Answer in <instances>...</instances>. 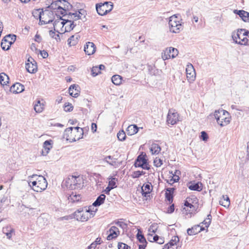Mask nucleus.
Here are the masks:
<instances>
[{
  "instance_id": "nucleus-1",
  "label": "nucleus",
  "mask_w": 249,
  "mask_h": 249,
  "mask_svg": "<svg viewBox=\"0 0 249 249\" xmlns=\"http://www.w3.org/2000/svg\"><path fill=\"white\" fill-rule=\"evenodd\" d=\"M83 183V179L80 176H70L63 181L62 185L70 190H75L80 189Z\"/></svg>"
},
{
  "instance_id": "nucleus-2",
  "label": "nucleus",
  "mask_w": 249,
  "mask_h": 249,
  "mask_svg": "<svg viewBox=\"0 0 249 249\" xmlns=\"http://www.w3.org/2000/svg\"><path fill=\"white\" fill-rule=\"evenodd\" d=\"M68 4L70 3L66 0H57L53 2L49 7L52 9L60 10V11H57L58 14L65 16L67 15L65 8L66 6L68 7Z\"/></svg>"
},
{
  "instance_id": "nucleus-3",
  "label": "nucleus",
  "mask_w": 249,
  "mask_h": 249,
  "mask_svg": "<svg viewBox=\"0 0 249 249\" xmlns=\"http://www.w3.org/2000/svg\"><path fill=\"white\" fill-rule=\"evenodd\" d=\"M168 24L170 31L173 33H178L182 29V26L175 15L169 18Z\"/></svg>"
},
{
  "instance_id": "nucleus-4",
  "label": "nucleus",
  "mask_w": 249,
  "mask_h": 249,
  "mask_svg": "<svg viewBox=\"0 0 249 249\" xmlns=\"http://www.w3.org/2000/svg\"><path fill=\"white\" fill-rule=\"evenodd\" d=\"M69 133L74 134L75 137H74L73 141L75 142L82 139L84 134L83 128L78 126L67 128L65 130V135H68L69 136Z\"/></svg>"
},
{
  "instance_id": "nucleus-5",
  "label": "nucleus",
  "mask_w": 249,
  "mask_h": 249,
  "mask_svg": "<svg viewBox=\"0 0 249 249\" xmlns=\"http://www.w3.org/2000/svg\"><path fill=\"white\" fill-rule=\"evenodd\" d=\"M31 178H36V180H37V187L35 188L36 192H41L46 189L48 183L46 178L43 176L33 175L31 176Z\"/></svg>"
},
{
  "instance_id": "nucleus-6",
  "label": "nucleus",
  "mask_w": 249,
  "mask_h": 249,
  "mask_svg": "<svg viewBox=\"0 0 249 249\" xmlns=\"http://www.w3.org/2000/svg\"><path fill=\"white\" fill-rule=\"evenodd\" d=\"M146 157V154L142 152L138 156L136 160L134 163L135 166L136 167H141L143 169L149 170L150 169V167Z\"/></svg>"
},
{
  "instance_id": "nucleus-7",
  "label": "nucleus",
  "mask_w": 249,
  "mask_h": 249,
  "mask_svg": "<svg viewBox=\"0 0 249 249\" xmlns=\"http://www.w3.org/2000/svg\"><path fill=\"white\" fill-rule=\"evenodd\" d=\"M178 54V51L177 49L170 47L166 48L161 53V58L163 60H166L170 58H174Z\"/></svg>"
},
{
  "instance_id": "nucleus-8",
  "label": "nucleus",
  "mask_w": 249,
  "mask_h": 249,
  "mask_svg": "<svg viewBox=\"0 0 249 249\" xmlns=\"http://www.w3.org/2000/svg\"><path fill=\"white\" fill-rule=\"evenodd\" d=\"M16 36L15 35L9 34L6 35L2 39L1 42V47L4 51L8 50L10 46L14 43L16 39Z\"/></svg>"
},
{
  "instance_id": "nucleus-9",
  "label": "nucleus",
  "mask_w": 249,
  "mask_h": 249,
  "mask_svg": "<svg viewBox=\"0 0 249 249\" xmlns=\"http://www.w3.org/2000/svg\"><path fill=\"white\" fill-rule=\"evenodd\" d=\"M89 211L83 208H80L76 211L74 213V218L78 221H86L88 220Z\"/></svg>"
},
{
  "instance_id": "nucleus-10",
  "label": "nucleus",
  "mask_w": 249,
  "mask_h": 249,
  "mask_svg": "<svg viewBox=\"0 0 249 249\" xmlns=\"http://www.w3.org/2000/svg\"><path fill=\"white\" fill-rule=\"evenodd\" d=\"M178 117L179 115L175 110L170 109L169 110L167 116V123L168 124L174 125L179 121Z\"/></svg>"
},
{
  "instance_id": "nucleus-11",
  "label": "nucleus",
  "mask_w": 249,
  "mask_h": 249,
  "mask_svg": "<svg viewBox=\"0 0 249 249\" xmlns=\"http://www.w3.org/2000/svg\"><path fill=\"white\" fill-rule=\"evenodd\" d=\"M27 61L28 62L26 63L25 65L27 71L31 73L36 72L37 69L36 62L32 57L28 58Z\"/></svg>"
},
{
  "instance_id": "nucleus-12",
  "label": "nucleus",
  "mask_w": 249,
  "mask_h": 249,
  "mask_svg": "<svg viewBox=\"0 0 249 249\" xmlns=\"http://www.w3.org/2000/svg\"><path fill=\"white\" fill-rule=\"evenodd\" d=\"M109 1H106L104 3H99L96 4V10L97 13L101 16L106 15L109 10L107 9Z\"/></svg>"
},
{
  "instance_id": "nucleus-13",
  "label": "nucleus",
  "mask_w": 249,
  "mask_h": 249,
  "mask_svg": "<svg viewBox=\"0 0 249 249\" xmlns=\"http://www.w3.org/2000/svg\"><path fill=\"white\" fill-rule=\"evenodd\" d=\"M186 77L188 81H194L196 78V71L192 64H188L186 68Z\"/></svg>"
},
{
  "instance_id": "nucleus-14",
  "label": "nucleus",
  "mask_w": 249,
  "mask_h": 249,
  "mask_svg": "<svg viewBox=\"0 0 249 249\" xmlns=\"http://www.w3.org/2000/svg\"><path fill=\"white\" fill-rule=\"evenodd\" d=\"M60 24L65 27V32L71 31L75 27L76 24H74L73 21L68 18L67 19H63L60 23Z\"/></svg>"
},
{
  "instance_id": "nucleus-15",
  "label": "nucleus",
  "mask_w": 249,
  "mask_h": 249,
  "mask_svg": "<svg viewBox=\"0 0 249 249\" xmlns=\"http://www.w3.org/2000/svg\"><path fill=\"white\" fill-rule=\"evenodd\" d=\"M33 15L36 18H39V24L44 25L53 22L52 19H49L48 21L42 19V16H44V14L43 11H40L39 9L36 10L33 12Z\"/></svg>"
},
{
  "instance_id": "nucleus-16",
  "label": "nucleus",
  "mask_w": 249,
  "mask_h": 249,
  "mask_svg": "<svg viewBox=\"0 0 249 249\" xmlns=\"http://www.w3.org/2000/svg\"><path fill=\"white\" fill-rule=\"evenodd\" d=\"M203 225L200 223L199 225H196L191 228H189L187 230L188 234L189 235H195L200 232L201 231L204 230L205 228L203 227Z\"/></svg>"
},
{
  "instance_id": "nucleus-17",
  "label": "nucleus",
  "mask_w": 249,
  "mask_h": 249,
  "mask_svg": "<svg viewBox=\"0 0 249 249\" xmlns=\"http://www.w3.org/2000/svg\"><path fill=\"white\" fill-rule=\"evenodd\" d=\"M96 51L95 44L91 42H88L84 45V51L88 55L93 54Z\"/></svg>"
},
{
  "instance_id": "nucleus-18",
  "label": "nucleus",
  "mask_w": 249,
  "mask_h": 249,
  "mask_svg": "<svg viewBox=\"0 0 249 249\" xmlns=\"http://www.w3.org/2000/svg\"><path fill=\"white\" fill-rule=\"evenodd\" d=\"M80 87L78 85L73 84L71 85L69 88V92L71 96L73 97H77L80 92Z\"/></svg>"
},
{
  "instance_id": "nucleus-19",
  "label": "nucleus",
  "mask_w": 249,
  "mask_h": 249,
  "mask_svg": "<svg viewBox=\"0 0 249 249\" xmlns=\"http://www.w3.org/2000/svg\"><path fill=\"white\" fill-rule=\"evenodd\" d=\"M187 187L191 190L200 192L203 189V184L200 182H190L188 183Z\"/></svg>"
},
{
  "instance_id": "nucleus-20",
  "label": "nucleus",
  "mask_w": 249,
  "mask_h": 249,
  "mask_svg": "<svg viewBox=\"0 0 249 249\" xmlns=\"http://www.w3.org/2000/svg\"><path fill=\"white\" fill-rule=\"evenodd\" d=\"M24 90V87L19 83H16L13 84L10 89V91L14 93H18Z\"/></svg>"
},
{
  "instance_id": "nucleus-21",
  "label": "nucleus",
  "mask_w": 249,
  "mask_h": 249,
  "mask_svg": "<svg viewBox=\"0 0 249 249\" xmlns=\"http://www.w3.org/2000/svg\"><path fill=\"white\" fill-rule=\"evenodd\" d=\"M244 31V29H239L237 30V31H234L232 33V38L234 42L238 44V41L240 40H241L242 36V33Z\"/></svg>"
},
{
  "instance_id": "nucleus-22",
  "label": "nucleus",
  "mask_w": 249,
  "mask_h": 249,
  "mask_svg": "<svg viewBox=\"0 0 249 249\" xmlns=\"http://www.w3.org/2000/svg\"><path fill=\"white\" fill-rule=\"evenodd\" d=\"M53 142L51 140H46L43 143V149L42 151V155L46 156L49 153L50 150L52 148Z\"/></svg>"
},
{
  "instance_id": "nucleus-23",
  "label": "nucleus",
  "mask_w": 249,
  "mask_h": 249,
  "mask_svg": "<svg viewBox=\"0 0 249 249\" xmlns=\"http://www.w3.org/2000/svg\"><path fill=\"white\" fill-rule=\"evenodd\" d=\"M137 238L140 243H141V244L139 246V249H145L146 247L147 242L144 236L142 234L140 231H139L137 234Z\"/></svg>"
},
{
  "instance_id": "nucleus-24",
  "label": "nucleus",
  "mask_w": 249,
  "mask_h": 249,
  "mask_svg": "<svg viewBox=\"0 0 249 249\" xmlns=\"http://www.w3.org/2000/svg\"><path fill=\"white\" fill-rule=\"evenodd\" d=\"M226 114L228 116H229V113L226 110L223 109H219L215 111L213 116L216 120L217 123H220V118L222 117H224V116H226Z\"/></svg>"
},
{
  "instance_id": "nucleus-25",
  "label": "nucleus",
  "mask_w": 249,
  "mask_h": 249,
  "mask_svg": "<svg viewBox=\"0 0 249 249\" xmlns=\"http://www.w3.org/2000/svg\"><path fill=\"white\" fill-rule=\"evenodd\" d=\"M192 200V198L187 197L184 204V206L188 208L187 211H188L190 213H193L196 211V207L191 203Z\"/></svg>"
},
{
  "instance_id": "nucleus-26",
  "label": "nucleus",
  "mask_w": 249,
  "mask_h": 249,
  "mask_svg": "<svg viewBox=\"0 0 249 249\" xmlns=\"http://www.w3.org/2000/svg\"><path fill=\"white\" fill-rule=\"evenodd\" d=\"M236 13L245 22H249V13L244 10H235Z\"/></svg>"
},
{
  "instance_id": "nucleus-27",
  "label": "nucleus",
  "mask_w": 249,
  "mask_h": 249,
  "mask_svg": "<svg viewBox=\"0 0 249 249\" xmlns=\"http://www.w3.org/2000/svg\"><path fill=\"white\" fill-rule=\"evenodd\" d=\"M105 66L104 65H100L98 66H93L91 68V73L92 76L95 77L100 74L101 71L104 70Z\"/></svg>"
},
{
  "instance_id": "nucleus-28",
  "label": "nucleus",
  "mask_w": 249,
  "mask_h": 249,
  "mask_svg": "<svg viewBox=\"0 0 249 249\" xmlns=\"http://www.w3.org/2000/svg\"><path fill=\"white\" fill-rule=\"evenodd\" d=\"M120 234L119 229L112 226L110 228V240L116 238Z\"/></svg>"
},
{
  "instance_id": "nucleus-29",
  "label": "nucleus",
  "mask_w": 249,
  "mask_h": 249,
  "mask_svg": "<svg viewBox=\"0 0 249 249\" xmlns=\"http://www.w3.org/2000/svg\"><path fill=\"white\" fill-rule=\"evenodd\" d=\"M152 190V185L151 183L143 185L142 187V192L143 196L146 197Z\"/></svg>"
},
{
  "instance_id": "nucleus-30",
  "label": "nucleus",
  "mask_w": 249,
  "mask_h": 249,
  "mask_svg": "<svg viewBox=\"0 0 249 249\" xmlns=\"http://www.w3.org/2000/svg\"><path fill=\"white\" fill-rule=\"evenodd\" d=\"M34 110L36 113H41L43 111L44 108V104L41 103L39 99H38L34 103Z\"/></svg>"
},
{
  "instance_id": "nucleus-31",
  "label": "nucleus",
  "mask_w": 249,
  "mask_h": 249,
  "mask_svg": "<svg viewBox=\"0 0 249 249\" xmlns=\"http://www.w3.org/2000/svg\"><path fill=\"white\" fill-rule=\"evenodd\" d=\"M80 35L77 33L71 36L68 40V43L70 46H74L78 43L80 38Z\"/></svg>"
},
{
  "instance_id": "nucleus-32",
  "label": "nucleus",
  "mask_w": 249,
  "mask_h": 249,
  "mask_svg": "<svg viewBox=\"0 0 249 249\" xmlns=\"http://www.w3.org/2000/svg\"><path fill=\"white\" fill-rule=\"evenodd\" d=\"M166 190L165 198L170 204L173 202V194L175 189L174 188H168Z\"/></svg>"
},
{
  "instance_id": "nucleus-33",
  "label": "nucleus",
  "mask_w": 249,
  "mask_h": 249,
  "mask_svg": "<svg viewBox=\"0 0 249 249\" xmlns=\"http://www.w3.org/2000/svg\"><path fill=\"white\" fill-rule=\"evenodd\" d=\"M139 128L136 124H131L129 125L126 131L128 135H132L138 132Z\"/></svg>"
},
{
  "instance_id": "nucleus-34",
  "label": "nucleus",
  "mask_w": 249,
  "mask_h": 249,
  "mask_svg": "<svg viewBox=\"0 0 249 249\" xmlns=\"http://www.w3.org/2000/svg\"><path fill=\"white\" fill-rule=\"evenodd\" d=\"M150 150L152 154L157 155L161 151V148L158 144L153 143L150 145Z\"/></svg>"
},
{
  "instance_id": "nucleus-35",
  "label": "nucleus",
  "mask_w": 249,
  "mask_h": 249,
  "mask_svg": "<svg viewBox=\"0 0 249 249\" xmlns=\"http://www.w3.org/2000/svg\"><path fill=\"white\" fill-rule=\"evenodd\" d=\"M231 118L230 116V114L229 116L227 115V114H226V116H224V117H222L220 119V123H217L219 124L221 126H226L227 124H228L230 122H231Z\"/></svg>"
},
{
  "instance_id": "nucleus-36",
  "label": "nucleus",
  "mask_w": 249,
  "mask_h": 249,
  "mask_svg": "<svg viewBox=\"0 0 249 249\" xmlns=\"http://www.w3.org/2000/svg\"><path fill=\"white\" fill-rule=\"evenodd\" d=\"M106 197V196L104 194L100 195L99 196H98L96 200L93 203L92 205L95 207L100 206L104 202Z\"/></svg>"
},
{
  "instance_id": "nucleus-37",
  "label": "nucleus",
  "mask_w": 249,
  "mask_h": 249,
  "mask_svg": "<svg viewBox=\"0 0 249 249\" xmlns=\"http://www.w3.org/2000/svg\"><path fill=\"white\" fill-rule=\"evenodd\" d=\"M81 198V196L79 194H77L76 192H72L68 196V199L71 201L72 202H78Z\"/></svg>"
},
{
  "instance_id": "nucleus-38",
  "label": "nucleus",
  "mask_w": 249,
  "mask_h": 249,
  "mask_svg": "<svg viewBox=\"0 0 249 249\" xmlns=\"http://www.w3.org/2000/svg\"><path fill=\"white\" fill-rule=\"evenodd\" d=\"M2 231L6 235L7 238L10 239L14 230L11 226H7L3 228Z\"/></svg>"
},
{
  "instance_id": "nucleus-39",
  "label": "nucleus",
  "mask_w": 249,
  "mask_h": 249,
  "mask_svg": "<svg viewBox=\"0 0 249 249\" xmlns=\"http://www.w3.org/2000/svg\"><path fill=\"white\" fill-rule=\"evenodd\" d=\"M9 77L4 73H0V83L1 85H7L9 83Z\"/></svg>"
},
{
  "instance_id": "nucleus-40",
  "label": "nucleus",
  "mask_w": 249,
  "mask_h": 249,
  "mask_svg": "<svg viewBox=\"0 0 249 249\" xmlns=\"http://www.w3.org/2000/svg\"><path fill=\"white\" fill-rule=\"evenodd\" d=\"M66 16H68V18L73 21L81 18V16L79 15V14H77V12L73 13L69 12Z\"/></svg>"
},
{
  "instance_id": "nucleus-41",
  "label": "nucleus",
  "mask_w": 249,
  "mask_h": 249,
  "mask_svg": "<svg viewBox=\"0 0 249 249\" xmlns=\"http://www.w3.org/2000/svg\"><path fill=\"white\" fill-rule=\"evenodd\" d=\"M111 81L114 85H120L122 82V77L119 75H114L111 77Z\"/></svg>"
},
{
  "instance_id": "nucleus-42",
  "label": "nucleus",
  "mask_w": 249,
  "mask_h": 249,
  "mask_svg": "<svg viewBox=\"0 0 249 249\" xmlns=\"http://www.w3.org/2000/svg\"><path fill=\"white\" fill-rule=\"evenodd\" d=\"M118 181V178L110 177V191L117 187Z\"/></svg>"
},
{
  "instance_id": "nucleus-43",
  "label": "nucleus",
  "mask_w": 249,
  "mask_h": 249,
  "mask_svg": "<svg viewBox=\"0 0 249 249\" xmlns=\"http://www.w3.org/2000/svg\"><path fill=\"white\" fill-rule=\"evenodd\" d=\"M36 181L37 180H36V178H31V176L30 177V179L28 182V184L34 191H35V188L37 187Z\"/></svg>"
},
{
  "instance_id": "nucleus-44",
  "label": "nucleus",
  "mask_w": 249,
  "mask_h": 249,
  "mask_svg": "<svg viewBox=\"0 0 249 249\" xmlns=\"http://www.w3.org/2000/svg\"><path fill=\"white\" fill-rule=\"evenodd\" d=\"M211 219H212V215L211 214H209L207 215V218H206L201 224L202 225H204L205 227L208 228L211 222Z\"/></svg>"
},
{
  "instance_id": "nucleus-45",
  "label": "nucleus",
  "mask_w": 249,
  "mask_h": 249,
  "mask_svg": "<svg viewBox=\"0 0 249 249\" xmlns=\"http://www.w3.org/2000/svg\"><path fill=\"white\" fill-rule=\"evenodd\" d=\"M58 32V34H55L54 31H53V30H50L49 31V35L52 38H53L55 39L57 41H60V38L59 36V32Z\"/></svg>"
},
{
  "instance_id": "nucleus-46",
  "label": "nucleus",
  "mask_w": 249,
  "mask_h": 249,
  "mask_svg": "<svg viewBox=\"0 0 249 249\" xmlns=\"http://www.w3.org/2000/svg\"><path fill=\"white\" fill-rule=\"evenodd\" d=\"M117 137L119 141H124L126 138L124 131L123 130L119 131L117 133Z\"/></svg>"
},
{
  "instance_id": "nucleus-47",
  "label": "nucleus",
  "mask_w": 249,
  "mask_h": 249,
  "mask_svg": "<svg viewBox=\"0 0 249 249\" xmlns=\"http://www.w3.org/2000/svg\"><path fill=\"white\" fill-rule=\"evenodd\" d=\"M243 37L241 40H239L238 44L241 45H249V39L247 37L242 36Z\"/></svg>"
},
{
  "instance_id": "nucleus-48",
  "label": "nucleus",
  "mask_w": 249,
  "mask_h": 249,
  "mask_svg": "<svg viewBox=\"0 0 249 249\" xmlns=\"http://www.w3.org/2000/svg\"><path fill=\"white\" fill-rule=\"evenodd\" d=\"M144 174L145 173L143 171H137L133 172L131 176L134 178H138Z\"/></svg>"
},
{
  "instance_id": "nucleus-49",
  "label": "nucleus",
  "mask_w": 249,
  "mask_h": 249,
  "mask_svg": "<svg viewBox=\"0 0 249 249\" xmlns=\"http://www.w3.org/2000/svg\"><path fill=\"white\" fill-rule=\"evenodd\" d=\"M56 15L57 16V18H58L57 19L55 20L53 23V28H54V31H55V27H56L58 25V24H59V23H60L61 22H60V20H62L64 19L59 14V15L57 14H56Z\"/></svg>"
},
{
  "instance_id": "nucleus-50",
  "label": "nucleus",
  "mask_w": 249,
  "mask_h": 249,
  "mask_svg": "<svg viewBox=\"0 0 249 249\" xmlns=\"http://www.w3.org/2000/svg\"><path fill=\"white\" fill-rule=\"evenodd\" d=\"M219 204L225 207H228L230 205V201L225 200V198H223L222 197L219 200Z\"/></svg>"
},
{
  "instance_id": "nucleus-51",
  "label": "nucleus",
  "mask_w": 249,
  "mask_h": 249,
  "mask_svg": "<svg viewBox=\"0 0 249 249\" xmlns=\"http://www.w3.org/2000/svg\"><path fill=\"white\" fill-rule=\"evenodd\" d=\"M73 107L71 104L68 103L67 104L66 103L64 106V110L66 112H71L72 110Z\"/></svg>"
},
{
  "instance_id": "nucleus-52",
  "label": "nucleus",
  "mask_w": 249,
  "mask_h": 249,
  "mask_svg": "<svg viewBox=\"0 0 249 249\" xmlns=\"http://www.w3.org/2000/svg\"><path fill=\"white\" fill-rule=\"evenodd\" d=\"M179 241V238L178 236H174L168 243L170 246H174Z\"/></svg>"
},
{
  "instance_id": "nucleus-53",
  "label": "nucleus",
  "mask_w": 249,
  "mask_h": 249,
  "mask_svg": "<svg viewBox=\"0 0 249 249\" xmlns=\"http://www.w3.org/2000/svg\"><path fill=\"white\" fill-rule=\"evenodd\" d=\"M115 224L123 229L127 227V224L122 221H114L111 224Z\"/></svg>"
},
{
  "instance_id": "nucleus-54",
  "label": "nucleus",
  "mask_w": 249,
  "mask_h": 249,
  "mask_svg": "<svg viewBox=\"0 0 249 249\" xmlns=\"http://www.w3.org/2000/svg\"><path fill=\"white\" fill-rule=\"evenodd\" d=\"M118 249H130V247L128 246L127 245L122 243L119 242L118 244Z\"/></svg>"
},
{
  "instance_id": "nucleus-55",
  "label": "nucleus",
  "mask_w": 249,
  "mask_h": 249,
  "mask_svg": "<svg viewBox=\"0 0 249 249\" xmlns=\"http://www.w3.org/2000/svg\"><path fill=\"white\" fill-rule=\"evenodd\" d=\"M154 165L157 167H160L162 164V160L158 158H156L154 160Z\"/></svg>"
},
{
  "instance_id": "nucleus-56",
  "label": "nucleus",
  "mask_w": 249,
  "mask_h": 249,
  "mask_svg": "<svg viewBox=\"0 0 249 249\" xmlns=\"http://www.w3.org/2000/svg\"><path fill=\"white\" fill-rule=\"evenodd\" d=\"M201 139L204 141H206L208 140V136L206 132L202 131L201 132Z\"/></svg>"
},
{
  "instance_id": "nucleus-57",
  "label": "nucleus",
  "mask_w": 249,
  "mask_h": 249,
  "mask_svg": "<svg viewBox=\"0 0 249 249\" xmlns=\"http://www.w3.org/2000/svg\"><path fill=\"white\" fill-rule=\"evenodd\" d=\"M38 52L40 54V55L42 56V57L43 58H46L48 56V53L45 50H43V51L39 50Z\"/></svg>"
},
{
  "instance_id": "nucleus-58",
  "label": "nucleus",
  "mask_w": 249,
  "mask_h": 249,
  "mask_svg": "<svg viewBox=\"0 0 249 249\" xmlns=\"http://www.w3.org/2000/svg\"><path fill=\"white\" fill-rule=\"evenodd\" d=\"M157 230V224H152L149 229V231H151L153 233H155Z\"/></svg>"
},
{
  "instance_id": "nucleus-59",
  "label": "nucleus",
  "mask_w": 249,
  "mask_h": 249,
  "mask_svg": "<svg viewBox=\"0 0 249 249\" xmlns=\"http://www.w3.org/2000/svg\"><path fill=\"white\" fill-rule=\"evenodd\" d=\"M170 173L172 174L170 177H172V178H173V180L175 182H178L179 179L178 176H177L176 174H174L172 171L170 172Z\"/></svg>"
},
{
  "instance_id": "nucleus-60",
  "label": "nucleus",
  "mask_w": 249,
  "mask_h": 249,
  "mask_svg": "<svg viewBox=\"0 0 249 249\" xmlns=\"http://www.w3.org/2000/svg\"><path fill=\"white\" fill-rule=\"evenodd\" d=\"M78 14H79V15H81V16H84V17L85 18L86 15H87V12L85 10L83 9H81L78 10Z\"/></svg>"
},
{
  "instance_id": "nucleus-61",
  "label": "nucleus",
  "mask_w": 249,
  "mask_h": 249,
  "mask_svg": "<svg viewBox=\"0 0 249 249\" xmlns=\"http://www.w3.org/2000/svg\"><path fill=\"white\" fill-rule=\"evenodd\" d=\"M30 48L33 51H35L36 52V53H37V52H38V51L39 50H38L37 49V48L36 47V46L35 45V44L34 43H32L31 45V47H30Z\"/></svg>"
},
{
  "instance_id": "nucleus-62",
  "label": "nucleus",
  "mask_w": 249,
  "mask_h": 249,
  "mask_svg": "<svg viewBox=\"0 0 249 249\" xmlns=\"http://www.w3.org/2000/svg\"><path fill=\"white\" fill-rule=\"evenodd\" d=\"M35 40L38 43L40 42L41 40H42V38H41V37L40 36V35H38V34H36L35 36Z\"/></svg>"
},
{
  "instance_id": "nucleus-63",
  "label": "nucleus",
  "mask_w": 249,
  "mask_h": 249,
  "mask_svg": "<svg viewBox=\"0 0 249 249\" xmlns=\"http://www.w3.org/2000/svg\"><path fill=\"white\" fill-rule=\"evenodd\" d=\"M242 36L247 37L248 39H249V31H247L246 29H244V31L242 33Z\"/></svg>"
},
{
  "instance_id": "nucleus-64",
  "label": "nucleus",
  "mask_w": 249,
  "mask_h": 249,
  "mask_svg": "<svg viewBox=\"0 0 249 249\" xmlns=\"http://www.w3.org/2000/svg\"><path fill=\"white\" fill-rule=\"evenodd\" d=\"M174 205L172 204V205L170 206L168 208V213H172L174 211Z\"/></svg>"
}]
</instances>
